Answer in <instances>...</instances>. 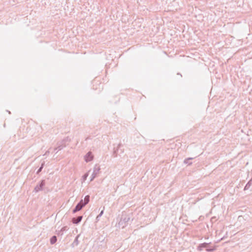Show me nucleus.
Returning a JSON list of instances; mask_svg holds the SVG:
<instances>
[{
  "label": "nucleus",
  "mask_w": 252,
  "mask_h": 252,
  "mask_svg": "<svg viewBox=\"0 0 252 252\" xmlns=\"http://www.w3.org/2000/svg\"><path fill=\"white\" fill-rule=\"evenodd\" d=\"M90 201V195H87L85 196L84 199H81L79 202L76 205L75 208L73 209V213H76V212L81 210L84 206H85Z\"/></svg>",
  "instance_id": "obj_1"
},
{
  "label": "nucleus",
  "mask_w": 252,
  "mask_h": 252,
  "mask_svg": "<svg viewBox=\"0 0 252 252\" xmlns=\"http://www.w3.org/2000/svg\"><path fill=\"white\" fill-rule=\"evenodd\" d=\"M130 218L128 216L123 215L119 221L118 225L119 227L124 228L127 225V222L130 220Z\"/></svg>",
  "instance_id": "obj_2"
},
{
  "label": "nucleus",
  "mask_w": 252,
  "mask_h": 252,
  "mask_svg": "<svg viewBox=\"0 0 252 252\" xmlns=\"http://www.w3.org/2000/svg\"><path fill=\"white\" fill-rule=\"evenodd\" d=\"M45 181L41 180L38 184H37L34 189V191L35 192H38L40 190H42L43 187L45 186Z\"/></svg>",
  "instance_id": "obj_3"
},
{
  "label": "nucleus",
  "mask_w": 252,
  "mask_h": 252,
  "mask_svg": "<svg viewBox=\"0 0 252 252\" xmlns=\"http://www.w3.org/2000/svg\"><path fill=\"white\" fill-rule=\"evenodd\" d=\"M82 219H83L82 216H79L76 218H73L72 219V222L73 224H78L81 222Z\"/></svg>",
  "instance_id": "obj_4"
},
{
  "label": "nucleus",
  "mask_w": 252,
  "mask_h": 252,
  "mask_svg": "<svg viewBox=\"0 0 252 252\" xmlns=\"http://www.w3.org/2000/svg\"><path fill=\"white\" fill-rule=\"evenodd\" d=\"M210 243H203L200 244L197 247V250L199 251L203 250L204 248H207Z\"/></svg>",
  "instance_id": "obj_5"
},
{
  "label": "nucleus",
  "mask_w": 252,
  "mask_h": 252,
  "mask_svg": "<svg viewBox=\"0 0 252 252\" xmlns=\"http://www.w3.org/2000/svg\"><path fill=\"white\" fill-rule=\"evenodd\" d=\"M85 160L86 161H91L93 158V156L91 152H89L87 153V154L85 156Z\"/></svg>",
  "instance_id": "obj_6"
},
{
  "label": "nucleus",
  "mask_w": 252,
  "mask_h": 252,
  "mask_svg": "<svg viewBox=\"0 0 252 252\" xmlns=\"http://www.w3.org/2000/svg\"><path fill=\"white\" fill-rule=\"evenodd\" d=\"M79 237V235H78L76 236L73 242L72 243L71 245L72 247H74L77 246L79 244L78 238Z\"/></svg>",
  "instance_id": "obj_7"
},
{
  "label": "nucleus",
  "mask_w": 252,
  "mask_h": 252,
  "mask_svg": "<svg viewBox=\"0 0 252 252\" xmlns=\"http://www.w3.org/2000/svg\"><path fill=\"white\" fill-rule=\"evenodd\" d=\"M57 241V237L55 235H54V236H53L50 238V242L51 244L53 245L55 243H56Z\"/></svg>",
  "instance_id": "obj_8"
},
{
  "label": "nucleus",
  "mask_w": 252,
  "mask_h": 252,
  "mask_svg": "<svg viewBox=\"0 0 252 252\" xmlns=\"http://www.w3.org/2000/svg\"><path fill=\"white\" fill-rule=\"evenodd\" d=\"M252 184V178L248 182V183L246 185L245 187H244V190H247L249 189L250 186Z\"/></svg>",
  "instance_id": "obj_9"
},
{
  "label": "nucleus",
  "mask_w": 252,
  "mask_h": 252,
  "mask_svg": "<svg viewBox=\"0 0 252 252\" xmlns=\"http://www.w3.org/2000/svg\"><path fill=\"white\" fill-rule=\"evenodd\" d=\"M215 248L214 247H209L208 246L206 248V251L208 252H213L215 250Z\"/></svg>",
  "instance_id": "obj_10"
},
{
  "label": "nucleus",
  "mask_w": 252,
  "mask_h": 252,
  "mask_svg": "<svg viewBox=\"0 0 252 252\" xmlns=\"http://www.w3.org/2000/svg\"><path fill=\"white\" fill-rule=\"evenodd\" d=\"M56 231L57 232V234L58 236H59V235L62 236L63 234V230H61V229L60 230H59L58 231Z\"/></svg>",
  "instance_id": "obj_11"
},
{
  "label": "nucleus",
  "mask_w": 252,
  "mask_h": 252,
  "mask_svg": "<svg viewBox=\"0 0 252 252\" xmlns=\"http://www.w3.org/2000/svg\"><path fill=\"white\" fill-rule=\"evenodd\" d=\"M68 228V226H65L61 228V230H63V232L64 231H67Z\"/></svg>",
  "instance_id": "obj_12"
},
{
  "label": "nucleus",
  "mask_w": 252,
  "mask_h": 252,
  "mask_svg": "<svg viewBox=\"0 0 252 252\" xmlns=\"http://www.w3.org/2000/svg\"><path fill=\"white\" fill-rule=\"evenodd\" d=\"M89 174H84L82 176V180L84 182L87 178Z\"/></svg>",
  "instance_id": "obj_13"
},
{
  "label": "nucleus",
  "mask_w": 252,
  "mask_h": 252,
  "mask_svg": "<svg viewBox=\"0 0 252 252\" xmlns=\"http://www.w3.org/2000/svg\"><path fill=\"white\" fill-rule=\"evenodd\" d=\"M97 174H92L90 181H92L96 177Z\"/></svg>",
  "instance_id": "obj_14"
},
{
  "label": "nucleus",
  "mask_w": 252,
  "mask_h": 252,
  "mask_svg": "<svg viewBox=\"0 0 252 252\" xmlns=\"http://www.w3.org/2000/svg\"><path fill=\"white\" fill-rule=\"evenodd\" d=\"M104 210V207H103V209L101 210V211L100 212L99 214L98 215V217H101L102 215L103 214Z\"/></svg>",
  "instance_id": "obj_15"
},
{
  "label": "nucleus",
  "mask_w": 252,
  "mask_h": 252,
  "mask_svg": "<svg viewBox=\"0 0 252 252\" xmlns=\"http://www.w3.org/2000/svg\"><path fill=\"white\" fill-rule=\"evenodd\" d=\"M100 217H98V215L97 216L96 218V221L97 222L99 220Z\"/></svg>",
  "instance_id": "obj_16"
}]
</instances>
